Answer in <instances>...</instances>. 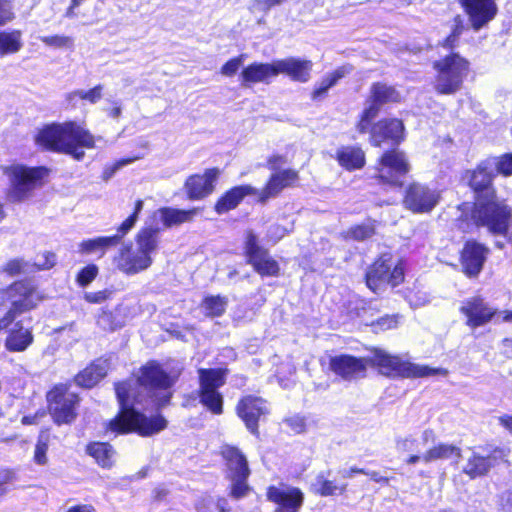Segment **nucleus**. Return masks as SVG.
<instances>
[{"instance_id": "1", "label": "nucleus", "mask_w": 512, "mask_h": 512, "mask_svg": "<svg viewBox=\"0 0 512 512\" xmlns=\"http://www.w3.org/2000/svg\"><path fill=\"white\" fill-rule=\"evenodd\" d=\"M174 378L161 366L150 361L140 370L134 379L116 385V395L120 405L119 414L109 422V430L116 434L136 432L149 437L158 434L167 427V420L161 415L146 416L133 408L134 403H142L141 393L145 392L157 406H164L171 398L170 387Z\"/></svg>"}, {"instance_id": "2", "label": "nucleus", "mask_w": 512, "mask_h": 512, "mask_svg": "<svg viewBox=\"0 0 512 512\" xmlns=\"http://www.w3.org/2000/svg\"><path fill=\"white\" fill-rule=\"evenodd\" d=\"M465 177L473 193V201L458 205L463 221L472 224H511L512 207L498 195L491 160H482L474 168L466 170Z\"/></svg>"}, {"instance_id": "3", "label": "nucleus", "mask_w": 512, "mask_h": 512, "mask_svg": "<svg viewBox=\"0 0 512 512\" xmlns=\"http://www.w3.org/2000/svg\"><path fill=\"white\" fill-rule=\"evenodd\" d=\"M34 143L43 151L66 154L77 161L84 159L85 149L96 147L95 136L72 120L43 125L34 135Z\"/></svg>"}, {"instance_id": "4", "label": "nucleus", "mask_w": 512, "mask_h": 512, "mask_svg": "<svg viewBox=\"0 0 512 512\" xmlns=\"http://www.w3.org/2000/svg\"><path fill=\"white\" fill-rule=\"evenodd\" d=\"M158 247V230L152 226L142 228L134 242L124 244L113 257L115 268L124 275L134 276L149 269L152 255Z\"/></svg>"}, {"instance_id": "5", "label": "nucleus", "mask_w": 512, "mask_h": 512, "mask_svg": "<svg viewBox=\"0 0 512 512\" xmlns=\"http://www.w3.org/2000/svg\"><path fill=\"white\" fill-rule=\"evenodd\" d=\"M1 169L9 180L5 198L10 203H22L30 199L35 190L41 189L49 182L51 175V169L44 165L28 166L14 163Z\"/></svg>"}, {"instance_id": "6", "label": "nucleus", "mask_w": 512, "mask_h": 512, "mask_svg": "<svg viewBox=\"0 0 512 512\" xmlns=\"http://www.w3.org/2000/svg\"><path fill=\"white\" fill-rule=\"evenodd\" d=\"M434 71L432 87L437 95L459 92L471 73L470 60L461 53H446L431 63Z\"/></svg>"}, {"instance_id": "7", "label": "nucleus", "mask_w": 512, "mask_h": 512, "mask_svg": "<svg viewBox=\"0 0 512 512\" xmlns=\"http://www.w3.org/2000/svg\"><path fill=\"white\" fill-rule=\"evenodd\" d=\"M373 169V178L379 185L402 189L411 171V164L404 150L390 147L379 155Z\"/></svg>"}, {"instance_id": "8", "label": "nucleus", "mask_w": 512, "mask_h": 512, "mask_svg": "<svg viewBox=\"0 0 512 512\" xmlns=\"http://www.w3.org/2000/svg\"><path fill=\"white\" fill-rule=\"evenodd\" d=\"M403 280V265L400 261H394L391 253H383L366 272V285L374 293H382L388 287H396Z\"/></svg>"}, {"instance_id": "9", "label": "nucleus", "mask_w": 512, "mask_h": 512, "mask_svg": "<svg viewBox=\"0 0 512 512\" xmlns=\"http://www.w3.org/2000/svg\"><path fill=\"white\" fill-rule=\"evenodd\" d=\"M373 363L379 367L382 374L387 376L428 377L448 374L446 369L412 364L381 349L374 351Z\"/></svg>"}, {"instance_id": "10", "label": "nucleus", "mask_w": 512, "mask_h": 512, "mask_svg": "<svg viewBox=\"0 0 512 512\" xmlns=\"http://www.w3.org/2000/svg\"><path fill=\"white\" fill-rule=\"evenodd\" d=\"M0 299H7L11 304L6 316L0 319V330H2L12 323L16 314L34 308L41 300V295L30 282L21 281L0 292Z\"/></svg>"}, {"instance_id": "11", "label": "nucleus", "mask_w": 512, "mask_h": 512, "mask_svg": "<svg viewBox=\"0 0 512 512\" xmlns=\"http://www.w3.org/2000/svg\"><path fill=\"white\" fill-rule=\"evenodd\" d=\"M227 468V477L231 481L230 495L239 499L249 491L247 479L250 469L245 455L234 446H223L221 451Z\"/></svg>"}, {"instance_id": "12", "label": "nucleus", "mask_w": 512, "mask_h": 512, "mask_svg": "<svg viewBox=\"0 0 512 512\" xmlns=\"http://www.w3.org/2000/svg\"><path fill=\"white\" fill-rule=\"evenodd\" d=\"M200 402L213 414L220 415L223 412V397L217 391L225 383V370L200 369Z\"/></svg>"}, {"instance_id": "13", "label": "nucleus", "mask_w": 512, "mask_h": 512, "mask_svg": "<svg viewBox=\"0 0 512 512\" xmlns=\"http://www.w3.org/2000/svg\"><path fill=\"white\" fill-rule=\"evenodd\" d=\"M49 411L58 425L69 424L76 418L78 396L64 386L54 387L47 395Z\"/></svg>"}, {"instance_id": "14", "label": "nucleus", "mask_w": 512, "mask_h": 512, "mask_svg": "<svg viewBox=\"0 0 512 512\" xmlns=\"http://www.w3.org/2000/svg\"><path fill=\"white\" fill-rule=\"evenodd\" d=\"M300 175L298 170L285 168L272 172L261 190L257 189L256 203L264 205L269 200L277 198L285 189L298 186Z\"/></svg>"}, {"instance_id": "15", "label": "nucleus", "mask_w": 512, "mask_h": 512, "mask_svg": "<svg viewBox=\"0 0 512 512\" xmlns=\"http://www.w3.org/2000/svg\"><path fill=\"white\" fill-rule=\"evenodd\" d=\"M406 138L405 126L401 119L384 117L375 122L369 143L372 147L381 148L384 144L398 147Z\"/></svg>"}, {"instance_id": "16", "label": "nucleus", "mask_w": 512, "mask_h": 512, "mask_svg": "<svg viewBox=\"0 0 512 512\" xmlns=\"http://www.w3.org/2000/svg\"><path fill=\"white\" fill-rule=\"evenodd\" d=\"M440 193L428 185L410 183L403 197L404 206L413 213H430L440 201Z\"/></svg>"}, {"instance_id": "17", "label": "nucleus", "mask_w": 512, "mask_h": 512, "mask_svg": "<svg viewBox=\"0 0 512 512\" xmlns=\"http://www.w3.org/2000/svg\"><path fill=\"white\" fill-rule=\"evenodd\" d=\"M466 317V325L472 329L484 326L496 318L500 322V312L489 305L481 296H473L464 300L459 308Z\"/></svg>"}, {"instance_id": "18", "label": "nucleus", "mask_w": 512, "mask_h": 512, "mask_svg": "<svg viewBox=\"0 0 512 512\" xmlns=\"http://www.w3.org/2000/svg\"><path fill=\"white\" fill-rule=\"evenodd\" d=\"M245 253L248 263L262 276H277L280 268L268 250L259 244L258 238L249 233L245 242Z\"/></svg>"}, {"instance_id": "19", "label": "nucleus", "mask_w": 512, "mask_h": 512, "mask_svg": "<svg viewBox=\"0 0 512 512\" xmlns=\"http://www.w3.org/2000/svg\"><path fill=\"white\" fill-rule=\"evenodd\" d=\"M220 173L219 168L212 167L205 169L202 174L189 175L183 185L187 199L197 201L210 196L215 190Z\"/></svg>"}, {"instance_id": "20", "label": "nucleus", "mask_w": 512, "mask_h": 512, "mask_svg": "<svg viewBox=\"0 0 512 512\" xmlns=\"http://www.w3.org/2000/svg\"><path fill=\"white\" fill-rule=\"evenodd\" d=\"M459 3L474 31L487 26L498 13L496 0H459Z\"/></svg>"}, {"instance_id": "21", "label": "nucleus", "mask_w": 512, "mask_h": 512, "mask_svg": "<svg viewBox=\"0 0 512 512\" xmlns=\"http://www.w3.org/2000/svg\"><path fill=\"white\" fill-rule=\"evenodd\" d=\"M267 499L277 506L274 512H298L304 497L300 489L281 485L270 486Z\"/></svg>"}, {"instance_id": "22", "label": "nucleus", "mask_w": 512, "mask_h": 512, "mask_svg": "<svg viewBox=\"0 0 512 512\" xmlns=\"http://www.w3.org/2000/svg\"><path fill=\"white\" fill-rule=\"evenodd\" d=\"M267 413L268 407L266 402L260 397L245 396L237 405L238 416L245 422L246 427L253 434H258V421Z\"/></svg>"}, {"instance_id": "23", "label": "nucleus", "mask_w": 512, "mask_h": 512, "mask_svg": "<svg viewBox=\"0 0 512 512\" xmlns=\"http://www.w3.org/2000/svg\"><path fill=\"white\" fill-rule=\"evenodd\" d=\"M488 255V249L480 243L468 241L462 249L460 263L462 271L470 278L481 272Z\"/></svg>"}, {"instance_id": "24", "label": "nucleus", "mask_w": 512, "mask_h": 512, "mask_svg": "<svg viewBox=\"0 0 512 512\" xmlns=\"http://www.w3.org/2000/svg\"><path fill=\"white\" fill-rule=\"evenodd\" d=\"M256 193L257 188L251 184L232 186L218 197L213 209L218 215L226 214L236 209L246 197H256Z\"/></svg>"}, {"instance_id": "25", "label": "nucleus", "mask_w": 512, "mask_h": 512, "mask_svg": "<svg viewBox=\"0 0 512 512\" xmlns=\"http://www.w3.org/2000/svg\"><path fill=\"white\" fill-rule=\"evenodd\" d=\"M329 367L332 372L344 380H353L362 377L367 368L364 358H356L351 355H338L330 359Z\"/></svg>"}, {"instance_id": "26", "label": "nucleus", "mask_w": 512, "mask_h": 512, "mask_svg": "<svg viewBox=\"0 0 512 512\" xmlns=\"http://www.w3.org/2000/svg\"><path fill=\"white\" fill-rule=\"evenodd\" d=\"M276 76L283 73L292 81L306 83L311 77L313 63L311 60L302 58H285L275 60Z\"/></svg>"}, {"instance_id": "27", "label": "nucleus", "mask_w": 512, "mask_h": 512, "mask_svg": "<svg viewBox=\"0 0 512 512\" xmlns=\"http://www.w3.org/2000/svg\"><path fill=\"white\" fill-rule=\"evenodd\" d=\"M403 97L394 85H390L383 81L373 82L370 86L368 104L378 111L386 105L401 103Z\"/></svg>"}, {"instance_id": "28", "label": "nucleus", "mask_w": 512, "mask_h": 512, "mask_svg": "<svg viewBox=\"0 0 512 512\" xmlns=\"http://www.w3.org/2000/svg\"><path fill=\"white\" fill-rule=\"evenodd\" d=\"M334 159L348 172L361 170L366 166V153L359 145H342L336 151Z\"/></svg>"}, {"instance_id": "29", "label": "nucleus", "mask_w": 512, "mask_h": 512, "mask_svg": "<svg viewBox=\"0 0 512 512\" xmlns=\"http://www.w3.org/2000/svg\"><path fill=\"white\" fill-rule=\"evenodd\" d=\"M276 77L275 60L271 63L252 62L244 67L240 73V83L244 87L256 83H269Z\"/></svg>"}, {"instance_id": "30", "label": "nucleus", "mask_w": 512, "mask_h": 512, "mask_svg": "<svg viewBox=\"0 0 512 512\" xmlns=\"http://www.w3.org/2000/svg\"><path fill=\"white\" fill-rule=\"evenodd\" d=\"M461 450L459 447L448 444V443H439L431 448H429L423 454H412L406 460V464L415 465L419 462H423L425 464L438 461V460H448L452 458H460Z\"/></svg>"}, {"instance_id": "31", "label": "nucleus", "mask_w": 512, "mask_h": 512, "mask_svg": "<svg viewBox=\"0 0 512 512\" xmlns=\"http://www.w3.org/2000/svg\"><path fill=\"white\" fill-rule=\"evenodd\" d=\"M352 71L353 66L351 64H345L326 74L322 77L320 83L312 89L310 99L314 102L325 99L328 96L329 89L337 85L341 79L349 75Z\"/></svg>"}, {"instance_id": "32", "label": "nucleus", "mask_w": 512, "mask_h": 512, "mask_svg": "<svg viewBox=\"0 0 512 512\" xmlns=\"http://www.w3.org/2000/svg\"><path fill=\"white\" fill-rule=\"evenodd\" d=\"M130 227L121 226L118 233L113 236L85 240L80 244V251L86 254H98L99 257H102L109 248L116 246L120 242Z\"/></svg>"}, {"instance_id": "33", "label": "nucleus", "mask_w": 512, "mask_h": 512, "mask_svg": "<svg viewBox=\"0 0 512 512\" xmlns=\"http://www.w3.org/2000/svg\"><path fill=\"white\" fill-rule=\"evenodd\" d=\"M503 456L502 450H495L491 455L485 457L475 452L467 459L463 472L470 478H476L485 475L493 466L494 461Z\"/></svg>"}, {"instance_id": "34", "label": "nucleus", "mask_w": 512, "mask_h": 512, "mask_svg": "<svg viewBox=\"0 0 512 512\" xmlns=\"http://www.w3.org/2000/svg\"><path fill=\"white\" fill-rule=\"evenodd\" d=\"M109 367L108 360L98 359L81 371L75 377V382L81 387L91 388L106 376Z\"/></svg>"}, {"instance_id": "35", "label": "nucleus", "mask_w": 512, "mask_h": 512, "mask_svg": "<svg viewBox=\"0 0 512 512\" xmlns=\"http://www.w3.org/2000/svg\"><path fill=\"white\" fill-rule=\"evenodd\" d=\"M197 209L181 210L170 207H162L151 214L153 221H160L161 224H182L191 220Z\"/></svg>"}, {"instance_id": "36", "label": "nucleus", "mask_w": 512, "mask_h": 512, "mask_svg": "<svg viewBox=\"0 0 512 512\" xmlns=\"http://www.w3.org/2000/svg\"><path fill=\"white\" fill-rule=\"evenodd\" d=\"M33 341L32 333L29 329L23 328L20 323H16L6 339V347L10 351H24Z\"/></svg>"}, {"instance_id": "37", "label": "nucleus", "mask_w": 512, "mask_h": 512, "mask_svg": "<svg viewBox=\"0 0 512 512\" xmlns=\"http://www.w3.org/2000/svg\"><path fill=\"white\" fill-rule=\"evenodd\" d=\"M87 453L102 468H111L115 462V450L108 443L94 442L87 446Z\"/></svg>"}, {"instance_id": "38", "label": "nucleus", "mask_w": 512, "mask_h": 512, "mask_svg": "<svg viewBox=\"0 0 512 512\" xmlns=\"http://www.w3.org/2000/svg\"><path fill=\"white\" fill-rule=\"evenodd\" d=\"M22 47L21 30L0 31V57L16 54Z\"/></svg>"}, {"instance_id": "39", "label": "nucleus", "mask_w": 512, "mask_h": 512, "mask_svg": "<svg viewBox=\"0 0 512 512\" xmlns=\"http://www.w3.org/2000/svg\"><path fill=\"white\" fill-rule=\"evenodd\" d=\"M103 88L104 87L102 84H97L87 91L77 89L67 93L65 100L67 105L71 108H75L79 100L87 101L90 104H95L102 98Z\"/></svg>"}, {"instance_id": "40", "label": "nucleus", "mask_w": 512, "mask_h": 512, "mask_svg": "<svg viewBox=\"0 0 512 512\" xmlns=\"http://www.w3.org/2000/svg\"><path fill=\"white\" fill-rule=\"evenodd\" d=\"M380 111H378L373 106L369 104L359 113L357 117V121L355 123V130L359 135L369 134L371 135V131L373 130L375 119L379 115Z\"/></svg>"}, {"instance_id": "41", "label": "nucleus", "mask_w": 512, "mask_h": 512, "mask_svg": "<svg viewBox=\"0 0 512 512\" xmlns=\"http://www.w3.org/2000/svg\"><path fill=\"white\" fill-rule=\"evenodd\" d=\"M347 485H337L333 481L328 480L324 474L317 475L313 483L314 490L321 496H332L342 494L346 490Z\"/></svg>"}, {"instance_id": "42", "label": "nucleus", "mask_w": 512, "mask_h": 512, "mask_svg": "<svg viewBox=\"0 0 512 512\" xmlns=\"http://www.w3.org/2000/svg\"><path fill=\"white\" fill-rule=\"evenodd\" d=\"M227 300L220 296L206 297L202 303V307L207 316L217 317L225 312Z\"/></svg>"}, {"instance_id": "43", "label": "nucleus", "mask_w": 512, "mask_h": 512, "mask_svg": "<svg viewBox=\"0 0 512 512\" xmlns=\"http://www.w3.org/2000/svg\"><path fill=\"white\" fill-rule=\"evenodd\" d=\"M49 449V435L46 433H41L37 439L34 448L33 461L37 465H47L48 464V456L47 452Z\"/></svg>"}, {"instance_id": "44", "label": "nucleus", "mask_w": 512, "mask_h": 512, "mask_svg": "<svg viewBox=\"0 0 512 512\" xmlns=\"http://www.w3.org/2000/svg\"><path fill=\"white\" fill-rule=\"evenodd\" d=\"M488 159L492 162V167H495L494 171L503 177L512 176V152L501 154L497 157H489Z\"/></svg>"}, {"instance_id": "45", "label": "nucleus", "mask_w": 512, "mask_h": 512, "mask_svg": "<svg viewBox=\"0 0 512 512\" xmlns=\"http://www.w3.org/2000/svg\"><path fill=\"white\" fill-rule=\"evenodd\" d=\"M488 233L495 238L498 248H503L506 243H512V226H487Z\"/></svg>"}, {"instance_id": "46", "label": "nucleus", "mask_w": 512, "mask_h": 512, "mask_svg": "<svg viewBox=\"0 0 512 512\" xmlns=\"http://www.w3.org/2000/svg\"><path fill=\"white\" fill-rule=\"evenodd\" d=\"M98 273V266L95 264H89L78 272L76 276V282L80 287H87L95 280Z\"/></svg>"}, {"instance_id": "47", "label": "nucleus", "mask_w": 512, "mask_h": 512, "mask_svg": "<svg viewBox=\"0 0 512 512\" xmlns=\"http://www.w3.org/2000/svg\"><path fill=\"white\" fill-rule=\"evenodd\" d=\"M15 18V0H0V27L11 23Z\"/></svg>"}, {"instance_id": "48", "label": "nucleus", "mask_w": 512, "mask_h": 512, "mask_svg": "<svg viewBox=\"0 0 512 512\" xmlns=\"http://www.w3.org/2000/svg\"><path fill=\"white\" fill-rule=\"evenodd\" d=\"M395 447L399 453L416 452L415 454H419L420 451L418 439L411 435L398 437Z\"/></svg>"}, {"instance_id": "49", "label": "nucleus", "mask_w": 512, "mask_h": 512, "mask_svg": "<svg viewBox=\"0 0 512 512\" xmlns=\"http://www.w3.org/2000/svg\"><path fill=\"white\" fill-rule=\"evenodd\" d=\"M42 43L55 48H71L73 39L66 35H50L40 37Z\"/></svg>"}, {"instance_id": "50", "label": "nucleus", "mask_w": 512, "mask_h": 512, "mask_svg": "<svg viewBox=\"0 0 512 512\" xmlns=\"http://www.w3.org/2000/svg\"><path fill=\"white\" fill-rule=\"evenodd\" d=\"M245 57V54H240L238 56L230 58L221 66L220 73L227 77L234 76L238 71L239 67L242 65L243 61L245 60Z\"/></svg>"}, {"instance_id": "51", "label": "nucleus", "mask_w": 512, "mask_h": 512, "mask_svg": "<svg viewBox=\"0 0 512 512\" xmlns=\"http://www.w3.org/2000/svg\"><path fill=\"white\" fill-rule=\"evenodd\" d=\"M138 157H125L117 160L111 165L105 166V168L102 171V179L104 181L109 180L121 167L131 164L134 161H136Z\"/></svg>"}, {"instance_id": "52", "label": "nucleus", "mask_w": 512, "mask_h": 512, "mask_svg": "<svg viewBox=\"0 0 512 512\" xmlns=\"http://www.w3.org/2000/svg\"><path fill=\"white\" fill-rule=\"evenodd\" d=\"M373 234V226H353L347 233V237L355 240H364Z\"/></svg>"}, {"instance_id": "53", "label": "nucleus", "mask_w": 512, "mask_h": 512, "mask_svg": "<svg viewBox=\"0 0 512 512\" xmlns=\"http://www.w3.org/2000/svg\"><path fill=\"white\" fill-rule=\"evenodd\" d=\"M460 38L447 34L443 39L438 41L437 47L444 49L447 53H459L456 49L459 47Z\"/></svg>"}, {"instance_id": "54", "label": "nucleus", "mask_w": 512, "mask_h": 512, "mask_svg": "<svg viewBox=\"0 0 512 512\" xmlns=\"http://www.w3.org/2000/svg\"><path fill=\"white\" fill-rule=\"evenodd\" d=\"M287 233V230L284 226H269V229L266 232V240L267 244L274 245L279 240H281Z\"/></svg>"}, {"instance_id": "55", "label": "nucleus", "mask_w": 512, "mask_h": 512, "mask_svg": "<svg viewBox=\"0 0 512 512\" xmlns=\"http://www.w3.org/2000/svg\"><path fill=\"white\" fill-rule=\"evenodd\" d=\"M56 263V256L53 253L45 252L42 255L37 256L34 266L38 269H50Z\"/></svg>"}, {"instance_id": "56", "label": "nucleus", "mask_w": 512, "mask_h": 512, "mask_svg": "<svg viewBox=\"0 0 512 512\" xmlns=\"http://www.w3.org/2000/svg\"><path fill=\"white\" fill-rule=\"evenodd\" d=\"M285 423L290 427V429L296 433H303L306 429V422L304 417L299 415H294L285 419Z\"/></svg>"}, {"instance_id": "57", "label": "nucleus", "mask_w": 512, "mask_h": 512, "mask_svg": "<svg viewBox=\"0 0 512 512\" xmlns=\"http://www.w3.org/2000/svg\"><path fill=\"white\" fill-rule=\"evenodd\" d=\"M111 295V292L107 289L97 291V292H86L84 294V299L93 304H99L107 300Z\"/></svg>"}, {"instance_id": "58", "label": "nucleus", "mask_w": 512, "mask_h": 512, "mask_svg": "<svg viewBox=\"0 0 512 512\" xmlns=\"http://www.w3.org/2000/svg\"><path fill=\"white\" fill-rule=\"evenodd\" d=\"M397 323V316L386 315L384 317L379 318L375 323H372V325H374L376 329L387 330L395 328L397 326Z\"/></svg>"}, {"instance_id": "59", "label": "nucleus", "mask_w": 512, "mask_h": 512, "mask_svg": "<svg viewBox=\"0 0 512 512\" xmlns=\"http://www.w3.org/2000/svg\"><path fill=\"white\" fill-rule=\"evenodd\" d=\"M27 266H28V264L24 263L22 260L14 259V260L9 261L6 264L4 270L11 275H15V274H18L21 272H27L28 271Z\"/></svg>"}, {"instance_id": "60", "label": "nucleus", "mask_w": 512, "mask_h": 512, "mask_svg": "<svg viewBox=\"0 0 512 512\" xmlns=\"http://www.w3.org/2000/svg\"><path fill=\"white\" fill-rule=\"evenodd\" d=\"M286 162H287V160L284 155L272 154L269 157H267V159H266V167L269 170L276 172L277 170H279L278 168L281 165L285 164Z\"/></svg>"}, {"instance_id": "61", "label": "nucleus", "mask_w": 512, "mask_h": 512, "mask_svg": "<svg viewBox=\"0 0 512 512\" xmlns=\"http://www.w3.org/2000/svg\"><path fill=\"white\" fill-rule=\"evenodd\" d=\"M197 512H215V500L211 496L203 497L196 505Z\"/></svg>"}, {"instance_id": "62", "label": "nucleus", "mask_w": 512, "mask_h": 512, "mask_svg": "<svg viewBox=\"0 0 512 512\" xmlns=\"http://www.w3.org/2000/svg\"><path fill=\"white\" fill-rule=\"evenodd\" d=\"M144 202L142 199H138L134 203L132 213L122 221L121 224H135L138 221V215L143 209Z\"/></svg>"}, {"instance_id": "63", "label": "nucleus", "mask_w": 512, "mask_h": 512, "mask_svg": "<svg viewBox=\"0 0 512 512\" xmlns=\"http://www.w3.org/2000/svg\"><path fill=\"white\" fill-rule=\"evenodd\" d=\"M464 30L465 25L462 16L460 14L455 15L453 18V27L451 28L449 34L460 38Z\"/></svg>"}, {"instance_id": "64", "label": "nucleus", "mask_w": 512, "mask_h": 512, "mask_svg": "<svg viewBox=\"0 0 512 512\" xmlns=\"http://www.w3.org/2000/svg\"><path fill=\"white\" fill-rule=\"evenodd\" d=\"M13 479V473L8 470H0V496L6 493V485Z\"/></svg>"}]
</instances>
